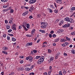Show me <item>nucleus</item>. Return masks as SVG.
<instances>
[{
    "instance_id": "obj_1",
    "label": "nucleus",
    "mask_w": 75,
    "mask_h": 75,
    "mask_svg": "<svg viewBox=\"0 0 75 75\" xmlns=\"http://www.w3.org/2000/svg\"><path fill=\"white\" fill-rule=\"evenodd\" d=\"M44 57L42 56L40 59H39L38 61V64H42L43 62H44Z\"/></svg>"
},
{
    "instance_id": "obj_2",
    "label": "nucleus",
    "mask_w": 75,
    "mask_h": 75,
    "mask_svg": "<svg viewBox=\"0 0 75 75\" xmlns=\"http://www.w3.org/2000/svg\"><path fill=\"white\" fill-rule=\"evenodd\" d=\"M16 25L15 24H13L12 26V29L13 30H16Z\"/></svg>"
},
{
    "instance_id": "obj_3",
    "label": "nucleus",
    "mask_w": 75,
    "mask_h": 75,
    "mask_svg": "<svg viewBox=\"0 0 75 75\" xmlns=\"http://www.w3.org/2000/svg\"><path fill=\"white\" fill-rule=\"evenodd\" d=\"M33 58L31 56H29V61L30 62H33Z\"/></svg>"
},
{
    "instance_id": "obj_4",
    "label": "nucleus",
    "mask_w": 75,
    "mask_h": 75,
    "mask_svg": "<svg viewBox=\"0 0 75 75\" xmlns=\"http://www.w3.org/2000/svg\"><path fill=\"white\" fill-rule=\"evenodd\" d=\"M68 22H69L70 23H71L74 22V21L73 20V19L72 18H69V21Z\"/></svg>"
},
{
    "instance_id": "obj_5",
    "label": "nucleus",
    "mask_w": 75,
    "mask_h": 75,
    "mask_svg": "<svg viewBox=\"0 0 75 75\" xmlns=\"http://www.w3.org/2000/svg\"><path fill=\"white\" fill-rule=\"evenodd\" d=\"M69 19V17H67L64 19V21H66L68 22Z\"/></svg>"
},
{
    "instance_id": "obj_6",
    "label": "nucleus",
    "mask_w": 75,
    "mask_h": 75,
    "mask_svg": "<svg viewBox=\"0 0 75 75\" xmlns=\"http://www.w3.org/2000/svg\"><path fill=\"white\" fill-rule=\"evenodd\" d=\"M41 28H45L46 27H47V25L45 24V25H42L41 26Z\"/></svg>"
},
{
    "instance_id": "obj_7",
    "label": "nucleus",
    "mask_w": 75,
    "mask_h": 75,
    "mask_svg": "<svg viewBox=\"0 0 75 75\" xmlns=\"http://www.w3.org/2000/svg\"><path fill=\"white\" fill-rule=\"evenodd\" d=\"M55 1L57 3H58V4H62V1Z\"/></svg>"
},
{
    "instance_id": "obj_8",
    "label": "nucleus",
    "mask_w": 75,
    "mask_h": 75,
    "mask_svg": "<svg viewBox=\"0 0 75 75\" xmlns=\"http://www.w3.org/2000/svg\"><path fill=\"white\" fill-rule=\"evenodd\" d=\"M71 12H72L74 11H75V7H72L71 8Z\"/></svg>"
},
{
    "instance_id": "obj_9",
    "label": "nucleus",
    "mask_w": 75,
    "mask_h": 75,
    "mask_svg": "<svg viewBox=\"0 0 75 75\" xmlns=\"http://www.w3.org/2000/svg\"><path fill=\"white\" fill-rule=\"evenodd\" d=\"M29 3H30V4H33V3H34L33 0H31L29 2Z\"/></svg>"
},
{
    "instance_id": "obj_10",
    "label": "nucleus",
    "mask_w": 75,
    "mask_h": 75,
    "mask_svg": "<svg viewBox=\"0 0 75 75\" xmlns=\"http://www.w3.org/2000/svg\"><path fill=\"white\" fill-rule=\"evenodd\" d=\"M39 31L40 32H41L42 33H45V30H41V29Z\"/></svg>"
},
{
    "instance_id": "obj_11",
    "label": "nucleus",
    "mask_w": 75,
    "mask_h": 75,
    "mask_svg": "<svg viewBox=\"0 0 75 75\" xmlns=\"http://www.w3.org/2000/svg\"><path fill=\"white\" fill-rule=\"evenodd\" d=\"M8 10H9V8H7L3 10V12H5L6 11H7Z\"/></svg>"
},
{
    "instance_id": "obj_12",
    "label": "nucleus",
    "mask_w": 75,
    "mask_h": 75,
    "mask_svg": "<svg viewBox=\"0 0 75 75\" xmlns=\"http://www.w3.org/2000/svg\"><path fill=\"white\" fill-rule=\"evenodd\" d=\"M48 10H49V13H52V9H51L50 8H48Z\"/></svg>"
},
{
    "instance_id": "obj_13",
    "label": "nucleus",
    "mask_w": 75,
    "mask_h": 75,
    "mask_svg": "<svg viewBox=\"0 0 75 75\" xmlns=\"http://www.w3.org/2000/svg\"><path fill=\"white\" fill-rule=\"evenodd\" d=\"M25 71H30V68L28 67H26L25 68Z\"/></svg>"
},
{
    "instance_id": "obj_14",
    "label": "nucleus",
    "mask_w": 75,
    "mask_h": 75,
    "mask_svg": "<svg viewBox=\"0 0 75 75\" xmlns=\"http://www.w3.org/2000/svg\"><path fill=\"white\" fill-rule=\"evenodd\" d=\"M12 38V41H16V39L15 38H14L13 37Z\"/></svg>"
},
{
    "instance_id": "obj_15",
    "label": "nucleus",
    "mask_w": 75,
    "mask_h": 75,
    "mask_svg": "<svg viewBox=\"0 0 75 75\" xmlns=\"http://www.w3.org/2000/svg\"><path fill=\"white\" fill-rule=\"evenodd\" d=\"M59 33H62L63 32H64V30L62 29H60L59 30Z\"/></svg>"
},
{
    "instance_id": "obj_16",
    "label": "nucleus",
    "mask_w": 75,
    "mask_h": 75,
    "mask_svg": "<svg viewBox=\"0 0 75 75\" xmlns=\"http://www.w3.org/2000/svg\"><path fill=\"white\" fill-rule=\"evenodd\" d=\"M61 41V42H65V41H66V40L64 39H62Z\"/></svg>"
},
{
    "instance_id": "obj_17",
    "label": "nucleus",
    "mask_w": 75,
    "mask_h": 75,
    "mask_svg": "<svg viewBox=\"0 0 75 75\" xmlns=\"http://www.w3.org/2000/svg\"><path fill=\"white\" fill-rule=\"evenodd\" d=\"M19 71H23L24 70V68H22V67H20L19 69Z\"/></svg>"
},
{
    "instance_id": "obj_18",
    "label": "nucleus",
    "mask_w": 75,
    "mask_h": 75,
    "mask_svg": "<svg viewBox=\"0 0 75 75\" xmlns=\"http://www.w3.org/2000/svg\"><path fill=\"white\" fill-rule=\"evenodd\" d=\"M10 28V26L9 25H7L6 26V29H7V30H8L9 28Z\"/></svg>"
},
{
    "instance_id": "obj_19",
    "label": "nucleus",
    "mask_w": 75,
    "mask_h": 75,
    "mask_svg": "<svg viewBox=\"0 0 75 75\" xmlns=\"http://www.w3.org/2000/svg\"><path fill=\"white\" fill-rule=\"evenodd\" d=\"M23 27L26 31H27V30H28V29L26 28V27L24 25H23Z\"/></svg>"
},
{
    "instance_id": "obj_20",
    "label": "nucleus",
    "mask_w": 75,
    "mask_h": 75,
    "mask_svg": "<svg viewBox=\"0 0 75 75\" xmlns=\"http://www.w3.org/2000/svg\"><path fill=\"white\" fill-rule=\"evenodd\" d=\"M35 29L32 30L31 32L32 34H34V33H35Z\"/></svg>"
},
{
    "instance_id": "obj_21",
    "label": "nucleus",
    "mask_w": 75,
    "mask_h": 75,
    "mask_svg": "<svg viewBox=\"0 0 75 75\" xmlns=\"http://www.w3.org/2000/svg\"><path fill=\"white\" fill-rule=\"evenodd\" d=\"M30 26V24H29V23L27 24V25L26 26L27 28H29Z\"/></svg>"
},
{
    "instance_id": "obj_22",
    "label": "nucleus",
    "mask_w": 75,
    "mask_h": 75,
    "mask_svg": "<svg viewBox=\"0 0 75 75\" xmlns=\"http://www.w3.org/2000/svg\"><path fill=\"white\" fill-rule=\"evenodd\" d=\"M41 57L40 56H38L36 57V59H39Z\"/></svg>"
},
{
    "instance_id": "obj_23",
    "label": "nucleus",
    "mask_w": 75,
    "mask_h": 75,
    "mask_svg": "<svg viewBox=\"0 0 75 75\" xmlns=\"http://www.w3.org/2000/svg\"><path fill=\"white\" fill-rule=\"evenodd\" d=\"M2 2H7L8 1V0H1Z\"/></svg>"
},
{
    "instance_id": "obj_24",
    "label": "nucleus",
    "mask_w": 75,
    "mask_h": 75,
    "mask_svg": "<svg viewBox=\"0 0 75 75\" xmlns=\"http://www.w3.org/2000/svg\"><path fill=\"white\" fill-rule=\"evenodd\" d=\"M71 35H75V32H73L71 33Z\"/></svg>"
},
{
    "instance_id": "obj_25",
    "label": "nucleus",
    "mask_w": 75,
    "mask_h": 75,
    "mask_svg": "<svg viewBox=\"0 0 75 75\" xmlns=\"http://www.w3.org/2000/svg\"><path fill=\"white\" fill-rule=\"evenodd\" d=\"M71 53H72V54H75V50H72L71 51Z\"/></svg>"
},
{
    "instance_id": "obj_26",
    "label": "nucleus",
    "mask_w": 75,
    "mask_h": 75,
    "mask_svg": "<svg viewBox=\"0 0 75 75\" xmlns=\"http://www.w3.org/2000/svg\"><path fill=\"white\" fill-rule=\"evenodd\" d=\"M45 23L42 22L41 23V24L43 25H45Z\"/></svg>"
},
{
    "instance_id": "obj_27",
    "label": "nucleus",
    "mask_w": 75,
    "mask_h": 75,
    "mask_svg": "<svg viewBox=\"0 0 75 75\" xmlns=\"http://www.w3.org/2000/svg\"><path fill=\"white\" fill-rule=\"evenodd\" d=\"M2 53H4V54H6L7 55V52L5 51H3L2 52Z\"/></svg>"
},
{
    "instance_id": "obj_28",
    "label": "nucleus",
    "mask_w": 75,
    "mask_h": 75,
    "mask_svg": "<svg viewBox=\"0 0 75 75\" xmlns=\"http://www.w3.org/2000/svg\"><path fill=\"white\" fill-rule=\"evenodd\" d=\"M4 50H7V47H4L3 48Z\"/></svg>"
},
{
    "instance_id": "obj_29",
    "label": "nucleus",
    "mask_w": 75,
    "mask_h": 75,
    "mask_svg": "<svg viewBox=\"0 0 75 75\" xmlns=\"http://www.w3.org/2000/svg\"><path fill=\"white\" fill-rule=\"evenodd\" d=\"M59 38H57L55 40L56 42H58V41H59Z\"/></svg>"
},
{
    "instance_id": "obj_30",
    "label": "nucleus",
    "mask_w": 75,
    "mask_h": 75,
    "mask_svg": "<svg viewBox=\"0 0 75 75\" xmlns=\"http://www.w3.org/2000/svg\"><path fill=\"white\" fill-rule=\"evenodd\" d=\"M40 16H41V15H40V14H38L37 15V18H40Z\"/></svg>"
},
{
    "instance_id": "obj_31",
    "label": "nucleus",
    "mask_w": 75,
    "mask_h": 75,
    "mask_svg": "<svg viewBox=\"0 0 75 75\" xmlns=\"http://www.w3.org/2000/svg\"><path fill=\"white\" fill-rule=\"evenodd\" d=\"M59 74L60 75H62V71H59Z\"/></svg>"
},
{
    "instance_id": "obj_32",
    "label": "nucleus",
    "mask_w": 75,
    "mask_h": 75,
    "mask_svg": "<svg viewBox=\"0 0 75 75\" xmlns=\"http://www.w3.org/2000/svg\"><path fill=\"white\" fill-rule=\"evenodd\" d=\"M54 60V57H51L50 59V61H53Z\"/></svg>"
},
{
    "instance_id": "obj_33",
    "label": "nucleus",
    "mask_w": 75,
    "mask_h": 75,
    "mask_svg": "<svg viewBox=\"0 0 75 75\" xmlns=\"http://www.w3.org/2000/svg\"><path fill=\"white\" fill-rule=\"evenodd\" d=\"M64 44L65 46H66V45H68V43L67 42H65L64 43Z\"/></svg>"
},
{
    "instance_id": "obj_34",
    "label": "nucleus",
    "mask_w": 75,
    "mask_h": 75,
    "mask_svg": "<svg viewBox=\"0 0 75 75\" xmlns=\"http://www.w3.org/2000/svg\"><path fill=\"white\" fill-rule=\"evenodd\" d=\"M25 15H27V14H26V13L25 12L22 14V16H25Z\"/></svg>"
},
{
    "instance_id": "obj_35",
    "label": "nucleus",
    "mask_w": 75,
    "mask_h": 75,
    "mask_svg": "<svg viewBox=\"0 0 75 75\" xmlns=\"http://www.w3.org/2000/svg\"><path fill=\"white\" fill-rule=\"evenodd\" d=\"M54 12L55 13H58V10L56 9H55L54 10Z\"/></svg>"
},
{
    "instance_id": "obj_36",
    "label": "nucleus",
    "mask_w": 75,
    "mask_h": 75,
    "mask_svg": "<svg viewBox=\"0 0 75 75\" xmlns=\"http://www.w3.org/2000/svg\"><path fill=\"white\" fill-rule=\"evenodd\" d=\"M57 36V35H56L55 34H53L52 35V37H56Z\"/></svg>"
},
{
    "instance_id": "obj_37",
    "label": "nucleus",
    "mask_w": 75,
    "mask_h": 75,
    "mask_svg": "<svg viewBox=\"0 0 75 75\" xmlns=\"http://www.w3.org/2000/svg\"><path fill=\"white\" fill-rule=\"evenodd\" d=\"M11 31H12V30L11 29H9L8 31V33H11Z\"/></svg>"
},
{
    "instance_id": "obj_38",
    "label": "nucleus",
    "mask_w": 75,
    "mask_h": 75,
    "mask_svg": "<svg viewBox=\"0 0 75 75\" xmlns=\"http://www.w3.org/2000/svg\"><path fill=\"white\" fill-rule=\"evenodd\" d=\"M66 38L67 40L68 41H70V40H71V39H70L69 38H68L67 37H66Z\"/></svg>"
},
{
    "instance_id": "obj_39",
    "label": "nucleus",
    "mask_w": 75,
    "mask_h": 75,
    "mask_svg": "<svg viewBox=\"0 0 75 75\" xmlns=\"http://www.w3.org/2000/svg\"><path fill=\"white\" fill-rule=\"evenodd\" d=\"M62 24H63V22H62V21H61L60 22L59 25H61Z\"/></svg>"
},
{
    "instance_id": "obj_40",
    "label": "nucleus",
    "mask_w": 75,
    "mask_h": 75,
    "mask_svg": "<svg viewBox=\"0 0 75 75\" xmlns=\"http://www.w3.org/2000/svg\"><path fill=\"white\" fill-rule=\"evenodd\" d=\"M33 51L34 53H36L37 52V51L36 50H33Z\"/></svg>"
},
{
    "instance_id": "obj_41",
    "label": "nucleus",
    "mask_w": 75,
    "mask_h": 75,
    "mask_svg": "<svg viewBox=\"0 0 75 75\" xmlns=\"http://www.w3.org/2000/svg\"><path fill=\"white\" fill-rule=\"evenodd\" d=\"M49 69L50 71H52V67L51 66H50L49 68Z\"/></svg>"
},
{
    "instance_id": "obj_42",
    "label": "nucleus",
    "mask_w": 75,
    "mask_h": 75,
    "mask_svg": "<svg viewBox=\"0 0 75 75\" xmlns=\"http://www.w3.org/2000/svg\"><path fill=\"white\" fill-rule=\"evenodd\" d=\"M10 12H11V13H13V12H14V10H13V9H12L11 10Z\"/></svg>"
},
{
    "instance_id": "obj_43",
    "label": "nucleus",
    "mask_w": 75,
    "mask_h": 75,
    "mask_svg": "<svg viewBox=\"0 0 75 75\" xmlns=\"http://www.w3.org/2000/svg\"><path fill=\"white\" fill-rule=\"evenodd\" d=\"M34 74H35V73L33 72L30 73H29V75H34Z\"/></svg>"
},
{
    "instance_id": "obj_44",
    "label": "nucleus",
    "mask_w": 75,
    "mask_h": 75,
    "mask_svg": "<svg viewBox=\"0 0 75 75\" xmlns=\"http://www.w3.org/2000/svg\"><path fill=\"white\" fill-rule=\"evenodd\" d=\"M30 58V56H29L28 57H27L26 58V60H28V59H29Z\"/></svg>"
},
{
    "instance_id": "obj_45",
    "label": "nucleus",
    "mask_w": 75,
    "mask_h": 75,
    "mask_svg": "<svg viewBox=\"0 0 75 75\" xmlns=\"http://www.w3.org/2000/svg\"><path fill=\"white\" fill-rule=\"evenodd\" d=\"M66 73H67V71H63V74L64 75H65V74H66Z\"/></svg>"
},
{
    "instance_id": "obj_46",
    "label": "nucleus",
    "mask_w": 75,
    "mask_h": 75,
    "mask_svg": "<svg viewBox=\"0 0 75 75\" xmlns=\"http://www.w3.org/2000/svg\"><path fill=\"white\" fill-rule=\"evenodd\" d=\"M67 24H65L63 26V28H66V27H67Z\"/></svg>"
},
{
    "instance_id": "obj_47",
    "label": "nucleus",
    "mask_w": 75,
    "mask_h": 75,
    "mask_svg": "<svg viewBox=\"0 0 75 75\" xmlns=\"http://www.w3.org/2000/svg\"><path fill=\"white\" fill-rule=\"evenodd\" d=\"M7 40H10V36H7Z\"/></svg>"
},
{
    "instance_id": "obj_48",
    "label": "nucleus",
    "mask_w": 75,
    "mask_h": 75,
    "mask_svg": "<svg viewBox=\"0 0 75 75\" xmlns=\"http://www.w3.org/2000/svg\"><path fill=\"white\" fill-rule=\"evenodd\" d=\"M48 51L49 53L51 52V50L49 49L48 50Z\"/></svg>"
},
{
    "instance_id": "obj_49",
    "label": "nucleus",
    "mask_w": 75,
    "mask_h": 75,
    "mask_svg": "<svg viewBox=\"0 0 75 75\" xmlns=\"http://www.w3.org/2000/svg\"><path fill=\"white\" fill-rule=\"evenodd\" d=\"M13 23V20H10L9 23L10 24H11V23Z\"/></svg>"
},
{
    "instance_id": "obj_50",
    "label": "nucleus",
    "mask_w": 75,
    "mask_h": 75,
    "mask_svg": "<svg viewBox=\"0 0 75 75\" xmlns=\"http://www.w3.org/2000/svg\"><path fill=\"white\" fill-rule=\"evenodd\" d=\"M5 22L6 24H7L8 23V21H7V20H5Z\"/></svg>"
},
{
    "instance_id": "obj_51",
    "label": "nucleus",
    "mask_w": 75,
    "mask_h": 75,
    "mask_svg": "<svg viewBox=\"0 0 75 75\" xmlns=\"http://www.w3.org/2000/svg\"><path fill=\"white\" fill-rule=\"evenodd\" d=\"M19 58H24V56H20Z\"/></svg>"
},
{
    "instance_id": "obj_52",
    "label": "nucleus",
    "mask_w": 75,
    "mask_h": 75,
    "mask_svg": "<svg viewBox=\"0 0 75 75\" xmlns=\"http://www.w3.org/2000/svg\"><path fill=\"white\" fill-rule=\"evenodd\" d=\"M3 37H4V38L6 37V34H4L3 35Z\"/></svg>"
},
{
    "instance_id": "obj_53",
    "label": "nucleus",
    "mask_w": 75,
    "mask_h": 75,
    "mask_svg": "<svg viewBox=\"0 0 75 75\" xmlns=\"http://www.w3.org/2000/svg\"><path fill=\"white\" fill-rule=\"evenodd\" d=\"M54 31L53 30H52L50 32L51 34H54Z\"/></svg>"
},
{
    "instance_id": "obj_54",
    "label": "nucleus",
    "mask_w": 75,
    "mask_h": 75,
    "mask_svg": "<svg viewBox=\"0 0 75 75\" xmlns=\"http://www.w3.org/2000/svg\"><path fill=\"white\" fill-rule=\"evenodd\" d=\"M29 18L30 19H31V18H33V16H29Z\"/></svg>"
},
{
    "instance_id": "obj_55",
    "label": "nucleus",
    "mask_w": 75,
    "mask_h": 75,
    "mask_svg": "<svg viewBox=\"0 0 75 75\" xmlns=\"http://www.w3.org/2000/svg\"><path fill=\"white\" fill-rule=\"evenodd\" d=\"M51 71H49L48 72V75H50V74H51Z\"/></svg>"
},
{
    "instance_id": "obj_56",
    "label": "nucleus",
    "mask_w": 75,
    "mask_h": 75,
    "mask_svg": "<svg viewBox=\"0 0 75 75\" xmlns=\"http://www.w3.org/2000/svg\"><path fill=\"white\" fill-rule=\"evenodd\" d=\"M8 35H10V36H13V35L12 34H11L10 33H8Z\"/></svg>"
},
{
    "instance_id": "obj_57",
    "label": "nucleus",
    "mask_w": 75,
    "mask_h": 75,
    "mask_svg": "<svg viewBox=\"0 0 75 75\" xmlns=\"http://www.w3.org/2000/svg\"><path fill=\"white\" fill-rule=\"evenodd\" d=\"M34 67V65H33L30 68H31V69H33Z\"/></svg>"
},
{
    "instance_id": "obj_58",
    "label": "nucleus",
    "mask_w": 75,
    "mask_h": 75,
    "mask_svg": "<svg viewBox=\"0 0 75 75\" xmlns=\"http://www.w3.org/2000/svg\"><path fill=\"white\" fill-rule=\"evenodd\" d=\"M23 62H24V61H23V60H21L20 61V63H21V64H23Z\"/></svg>"
},
{
    "instance_id": "obj_59",
    "label": "nucleus",
    "mask_w": 75,
    "mask_h": 75,
    "mask_svg": "<svg viewBox=\"0 0 75 75\" xmlns=\"http://www.w3.org/2000/svg\"><path fill=\"white\" fill-rule=\"evenodd\" d=\"M49 37L50 38H51V37H52V35H51V34H50L49 35Z\"/></svg>"
},
{
    "instance_id": "obj_60",
    "label": "nucleus",
    "mask_w": 75,
    "mask_h": 75,
    "mask_svg": "<svg viewBox=\"0 0 75 75\" xmlns=\"http://www.w3.org/2000/svg\"><path fill=\"white\" fill-rule=\"evenodd\" d=\"M22 28V26L20 25L19 26V29H21V28Z\"/></svg>"
},
{
    "instance_id": "obj_61",
    "label": "nucleus",
    "mask_w": 75,
    "mask_h": 75,
    "mask_svg": "<svg viewBox=\"0 0 75 75\" xmlns=\"http://www.w3.org/2000/svg\"><path fill=\"white\" fill-rule=\"evenodd\" d=\"M14 74V72H13L11 73V75H13Z\"/></svg>"
},
{
    "instance_id": "obj_62",
    "label": "nucleus",
    "mask_w": 75,
    "mask_h": 75,
    "mask_svg": "<svg viewBox=\"0 0 75 75\" xmlns=\"http://www.w3.org/2000/svg\"><path fill=\"white\" fill-rule=\"evenodd\" d=\"M29 45H33V43H29Z\"/></svg>"
},
{
    "instance_id": "obj_63",
    "label": "nucleus",
    "mask_w": 75,
    "mask_h": 75,
    "mask_svg": "<svg viewBox=\"0 0 75 75\" xmlns=\"http://www.w3.org/2000/svg\"><path fill=\"white\" fill-rule=\"evenodd\" d=\"M69 30H73V27H71L69 28Z\"/></svg>"
},
{
    "instance_id": "obj_64",
    "label": "nucleus",
    "mask_w": 75,
    "mask_h": 75,
    "mask_svg": "<svg viewBox=\"0 0 75 75\" xmlns=\"http://www.w3.org/2000/svg\"><path fill=\"white\" fill-rule=\"evenodd\" d=\"M26 46H29V43H27L26 44Z\"/></svg>"
}]
</instances>
